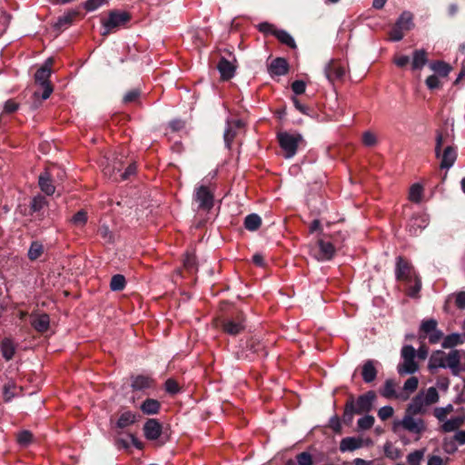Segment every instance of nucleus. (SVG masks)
I'll list each match as a JSON object with an SVG mask.
<instances>
[{
  "instance_id": "34",
  "label": "nucleus",
  "mask_w": 465,
  "mask_h": 465,
  "mask_svg": "<svg viewBox=\"0 0 465 465\" xmlns=\"http://www.w3.org/2000/svg\"><path fill=\"white\" fill-rule=\"evenodd\" d=\"M244 227L246 230L250 232L257 231L261 225H262V219L261 217L256 213H251L248 214L244 218Z\"/></svg>"
},
{
  "instance_id": "38",
  "label": "nucleus",
  "mask_w": 465,
  "mask_h": 465,
  "mask_svg": "<svg viewBox=\"0 0 465 465\" xmlns=\"http://www.w3.org/2000/svg\"><path fill=\"white\" fill-rule=\"evenodd\" d=\"M395 386H396V383L393 380H391V379L387 380L384 383L382 390L381 391V394L387 399L401 398V395L397 394V392L395 391Z\"/></svg>"
},
{
  "instance_id": "54",
  "label": "nucleus",
  "mask_w": 465,
  "mask_h": 465,
  "mask_svg": "<svg viewBox=\"0 0 465 465\" xmlns=\"http://www.w3.org/2000/svg\"><path fill=\"white\" fill-rule=\"evenodd\" d=\"M140 96H141L140 89L135 88V89L130 90L124 94V96L123 98V103L130 104V103L136 102Z\"/></svg>"
},
{
  "instance_id": "41",
  "label": "nucleus",
  "mask_w": 465,
  "mask_h": 465,
  "mask_svg": "<svg viewBox=\"0 0 465 465\" xmlns=\"http://www.w3.org/2000/svg\"><path fill=\"white\" fill-rule=\"evenodd\" d=\"M246 349L253 355H266L264 345L255 339H251L246 342Z\"/></svg>"
},
{
  "instance_id": "1",
  "label": "nucleus",
  "mask_w": 465,
  "mask_h": 465,
  "mask_svg": "<svg viewBox=\"0 0 465 465\" xmlns=\"http://www.w3.org/2000/svg\"><path fill=\"white\" fill-rule=\"evenodd\" d=\"M376 400L377 395L374 391H369L366 393L360 395L357 399H355L353 394H350L344 405L342 422L346 426H351L352 424L354 415L370 412L372 410Z\"/></svg>"
},
{
  "instance_id": "59",
  "label": "nucleus",
  "mask_w": 465,
  "mask_h": 465,
  "mask_svg": "<svg viewBox=\"0 0 465 465\" xmlns=\"http://www.w3.org/2000/svg\"><path fill=\"white\" fill-rule=\"evenodd\" d=\"M291 87L295 95H300L305 93L306 84L302 80H295L292 83Z\"/></svg>"
},
{
  "instance_id": "3",
  "label": "nucleus",
  "mask_w": 465,
  "mask_h": 465,
  "mask_svg": "<svg viewBox=\"0 0 465 465\" xmlns=\"http://www.w3.org/2000/svg\"><path fill=\"white\" fill-rule=\"evenodd\" d=\"M277 140L283 152V156L287 159L292 158L297 153L298 149L306 144L303 136L296 132H279Z\"/></svg>"
},
{
  "instance_id": "45",
  "label": "nucleus",
  "mask_w": 465,
  "mask_h": 465,
  "mask_svg": "<svg viewBox=\"0 0 465 465\" xmlns=\"http://www.w3.org/2000/svg\"><path fill=\"white\" fill-rule=\"evenodd\" d=\"M424 453H425L424 449L417 450H414L413 452H411L407 456V461H408L409 465H420V462L424 457Z\"/></svg>"
},
{
  "instance_id": "26",
  "label": "nucleus",
  "mask_w": 465,
  "mask_h": 465,
  "mask_svg": "<svg viewBox=\"0 0 465 465\" xmlns=\"http://www.w3.org/2000/svg\"><path fill=\"white\" fill-rule=\"evenodd\" d=\"M162 404L158 400L147 398L144 400L141 406V411L145 415H155L160 412Z\"/></svg>"
},
{
  "instance_id": "11",
  "label": "nucleus",
  "mask_w": 465,
  "mask_h": 465,
  "mask_svg": "<svg viewBox=\"0 0 465 465\" xmlns=\"http://www.w3.org/2000/svg\"><path fill=\"white\" fill-rule=\"evenodd\" d=\"M338 248L340 246H336V240L332 238L331 240L319 239L313 255L319 262L331 261Z\"/></svg>"
},
{
  "instance_id": "52",
  "label": "nucleus",
  "mask_w": 465,
  "mask_h": 465,
  "mask_svg": "<svg viewBox=\"0 0 465 465\" xmlns=\"http://www.w3.org/2000/svg\"><path fill=\"white\" fill-rule=\"evenodd\" d=\"M448 134H443L440 132H437L436 134V144H435V156L436 158H440L441 155V148L445 142V140L448 138Z\"/></svg>"
},
{
  "instance_id": "47",
  "label": "nucleus",
  "mask_w": 465,
  "mask_h": 465,
  "mask_svg": "<svg viewBox=\"0 0 465 465\" xmlns=\"http://www.w3.org/2000/svg\"><path fill=\"white\" fill-rule=\"evenodd\" d=\"M440 396L438 391L434 387H430L427 390L425 397L423 398L426 405H431L439 401Z\"/></svg>"
},
{
  "instance_id": "10",
  "label": "nucleus",
  "mask_w": 465,
  "mask_h": 465,
  "mask_svg": "<svg viewBox=\"0 0 465 465\" xmlns=\"http://www.w3.org/2000/svg\"><path fill=\"white\" fill-rule=\"evenodd\" d=\"M401 427L405 430L421 435L426 430V423L422 419H415L414 416L404 414L401 420H395L392 426L394 432L398 431V428Z\"/></svg>"
},
{
  "instance_id": "12",
  "label": "nucleus",
  "mask_w": 465,
  "mask_h": 465,
  "mask_svg": "<svg viewBox=\"0 0 465 465\" xmlns=\"http://www.w3.org/2000/svg\"><path fill=\"white\" fill-rule=\"evenodd\" d=\"M131 381V388L134 391L153 389L156 385L155 380L149 375H133Z\"/></svg>"
},
{
  "instance_id": "37",
  "label": "nucleus",
  "mask_w": 465,
  "mask_h": 465,
  "mask_svg": "<svg viewBox=\"0 0 465 465\" xmlns=\"http://www.w3.org/2000/svg\"><path fill=\"white\" fill-rule=\"evenodd\" d=\"M437 326L438 322L435 319L423 320L420 327V337L425 338L430 332L438 329Z\"/></svg>"
},
{
  "instance_id": "51",
  "label": "nucleus",
  "mask_w": 465,
  "mask_h": 465,
  "mask_svg": "<svg viewBox=\"0 0 465 465\" xmlns=\"http://www.w3.org/2000/svg\"><path fill=\"white\" fill-rule=\"evenodd\" d=\"M33 440V434L29 430H22L17 434V441L21 446H28Z\"/></svg>"
},
{
  "instance_id": "8",
  "label": "nucleus",
  "mask_w": 465,
  "mask_h": 465,
  "mask_svg": "<svg viewBox=\"0 0 465 465\" xmlns=\"http://www.w3.org/2000/svg\"><path fill=\"white\" fill-rule=\"evenodd\" d=\"M193 201L197 204V211L209 213L214 205V194L206 185H200L194 189Z\"/></svg>"
},
{
  "instance_id": "7",
  "label": "nucleus",
  "mask_w": 465,
  "mask_h": 465,
  "mask_svg": "<svg viewBox=\"0 0 465 465\" xmlns=\"http://www.w3.org/2000/svg\"><path fill=\"white\" fill-rule=\"evenodd\" d=\"M401 356L403 361L397 366L398 373L401 376L415 373L419 369V364L415 361L416 350L414 347L404 345L401 348Z\"/></svg>"
},
{
  "instance_id": "17",
  "label": "nucleus",
  "mask_w": 465,
  "mask_h": 465,
  "mask_svg": "<svg viewBox=\"0 0 465 465\" xmlns=\"http://www.w3.org/2000/svg\"><path fill=\"white\" fill-rule=\"evenodd\" d=\"M423 396L421 394H418L412 398L411 401L408 404L405 414L410 416L422 415L426 412V409L424 408Z\"/></svg>"
},
{
  "instance_id": "42",
  "label": "nucleus",
  "mask_w": 465,
  "mask_h": 465,
  "mask_svg": "<svg viewBox=\"0 0 465 465\" xmlns=\"http://www.w3.org/2000/svg\"><path fill=\"white\" fill-rule=\"evenodd\" d=\"M47 201L43 195L35 196L30 203V210L34 213L40 214L42 210L47 205Z\"/></svg>"
},
{
  "instance_id": "16",
  "label": "nucleus",
  "mask_w": 465,
  "mask_h": 465,
  "mask_svg": "<svg viewBox=\"0 0 465 465\" xmlns=\"http://www.w3.org/2000/svg\"><path fill=\"white\" fill-rule=\"evenodd\" d=\"M458 156L457 148L453 145H447L441 152L440 167L450 169L455 163Z\"/></svg>"
},
{
  "instance_id": "36",
  "label": "nucleus",
  "mask_w": 465,
  "mask_h": 465,
  "mask_svg": "<svg viewBox=\"0 0 465 465\" xmlns=\"http://www.w3.org/2000/svg\"><path fill=\"white\" fill-rule=\"evenodd\" d=\"M430 68L442 77H446L452 70V67L443 61L432 62Z\"/></svg>"
},
{
  "instance_id": "56",
  "label": "nucleus",
  "mask_w": 465,
  "mask_h": 465,
  "mask_svg": "<svg viewBox=\"0 0 465 465\" xmlns=\"http://www.w3.org/2000/svg\"><path fill=\"white\" fill-rule=\"evenodd\" d=\"M137 171V165L135 162L128 163L125 170L121 173L120 176L123 181L130 179L131 176L134 175Z\"/></svg>"
},
{
  "instance_id": "28",
  "label": "nucleus",
  "mask_w": 465,
  "mask_h": 465,
  "mask_svg": "<svg viewBox=\"0 0 465 465\" xmlns=\"http://www.w3.org/2000/svg\"><path fill=\"white\" fill-rule=\"evenodd\" d=\"M428 63V54L425 50H415L412 55V70H420Z\"/></svg>"
},
{
  "instance_id": "43",
  "label": "nucleus",
  "mask_w": 465,
  "mask_h": 465,
  "mask_svg": "<svg viewBox=\"0 0 465 465\" xmlns=\"http://www.w3.org/2000/svg\"><path fill=\"white\" fill-rule=\"evenodd\" d=\"M385 456L392 460H399L402 456V452L400 449L394 447L391 442L387 441L383 447Z\"/></svg>"
},
{
  "instance_id": "25",
  "label": "nucleus",
  "mask_w": 465,
  "mask_h": 465,
  "mask_svg": "<svg viewBox=\"0 0 465 465\" xmlns=\"http://www.w3.org/2000/svg\"><path fill=\"white\" fill-rule=\"evenodd\" d=\"M363 446V440L356 437L343 438L340 442V450L341 452L353 451Z\"/></svg>"
},
{
  "instance_id": "61",
  "label": "nucleus",
  "mask_w": 465,
  "mask_h": 465,
  "mask_svg": "<svg viewBox=\"0 0 465 465\" xmlns=\"http://www.w3.org/2000/svg\"><path fill=\"white\" fill-rule=\"evenodd\" d=\"M394 410L391 406L381 407L378 411V416L381 420H387L393 416Z\"/></svg>"
},
{
  "instance_id": "40",
  "label": "nucleus",
  "mask_w": 465,
  "mask_h": 465,
  "mask_svg": "<svg viewBox=\"0 0 465 465\" xmlns=\"http://www.w3.org/2000/svg\"><path fill=\"white\" fill-rule=\"evenodd\" d=\"M44 253V245L38 242L34 241L31 242L27 256L32 262L36 261Z\"/></svg>"
},
{
  "instance_id": "48",
  "label": "nucleus",
  "mask_w": 465,
  "mask_h": 465,
  "mask_svg": "<svg viewBox=\"0 0 465 465\" xmlns=\"http://www.w3.org/2000/svg\"><path fill=\"white\" fill-rule=\"evenodd\" d=\"M375 422V419L371 415H365L364 417H361L358 420L357 425L360 430H369L371 429Z\"/></svg>"
},
{
  "instance_id": "60",
  "label": "nucleus",
  "mask_w": 465,
  "mask_h": 465,
  "mask_svg": "<svg viewBox=\"0 0 465 465\" xmlns=\"http://www.w3.org/2000/svg\"><path fill=\"white\" fill-rule=\"evenodd\" d=\"M362 143L365 146L371 147L377 143V138L373 133L367 131L362 134Z\"/></svg>"
},
{
  "instance_id": "44",
  "label": "nucleus",
  "mask_w": 465,
  "mask_h": 465,
  "mask_svg": "<svg viewBox=\"0 0 465 465\" xmlns=\"http://www.w3.org/2000/svg\"><path fill=\"white\" fill-rule=\"evenodd\" d=\"M126 281L124 275L114 274L111 278L110 289L114 292H121L125 288Z\"/></svg>"
},
{
  "instance_id": "5",
  "label": "nucleus",
  "mask_w": 465,
  "mask_h": 465,
  "mask_svg": "<svg viewBox=\"0 0 465 465\" xmlns=\"http://www.w3.org/2000/svg\"><path fill=\"white\" fill-rule=\"evenodd\" d=\"M143 435L148 440H158V445L163 446L170 440L167 429L157 419H148L143 427Z\"/></svg>"
},
{
  "instance_id": "32",
  "label": "nucleus",
  "mask_w": 465,
  "mask_h": 465,
  "mask_svg": "<svg viewBox=\"0 0 465 465\" xmlns=\"http://www.w3.org/2000/svg\"><path fill=\"white\" fill-rule=\"evenodd\" d=\"M273 36H275L282 45H285L292 49H295L297 47L292 36L285 30L278 29L276 32H273Z\"/></svg>"
},
{
  "instance_id": "55",
  "label": "nucleus",
  "mask_w": 465,
  "mask_h": 465,
  "mask_svg": "<svg viewBox=\"0 0 465 465\" xmlns=\"http://www.w3.org/2000/svg\"><path fill=\"white\" fill-rule=\"evenodd\" d=\"M299 465H313V457L308 451H302L296 455Z\"/></svg>"
},
{
  "instance_id": "64",
  "label": "nucleus",
  "mask_w": 465,
  "mask_h": 465,
  "mask_svg": "<svg viewBox=\"0 0 465 465\" xmlns=\"http://www.w3.org/2000/svg\"><path fill=\"white\" fill-rule=\"evenodd\" d=\"M98 234L103 239H104L107 242H113V233L109 230L108 226H106V225L100 226L99 229H98Z\"/></svg>"
},
{
  "instance_id": "39",
  "label": "nucleus",
  "mask_w": 465,
  "mask_h": 465,
  "mask_svg": "<svg viewBox=\"0 0 465 465\" xmlns=\"http://www.w3.org/2000/svg\"><path fill=\"white\" fill-rule=\"evenodd\" d=\"M18 387L14 381H9L3 386V397L5 402L11 401L17 395Z\"/></svg>"
},
{
  "instance_id": "53",
  "label": "nucleus",
  "mask_w": 465,
  "mask_h": 465,
  "mask_svg": "<svg viewBox=\"0 0 465 465\" xmlns=\"http://www.w3.org/2000/svg\"><path fill=\"white\" fill-rule=\"evenodd\" d=\"M71 222L77 226H84L87 222V213L84 210L78 211L74 214Z\"/></svg>"
},
{
  "instance_id": "46",
  "label": "nucleus",
  "mask_w": 465,
  "mask_h": 465,
  "mask_svg": "<svg viewBox=\"0 0 465 465\" xmlns=\"http://www.w3.org/2000/svg\"><path fill=\"white\" fill-rule=\"evenodd\" d=\"M423 188L420 183H414L410 189L409 198L413 203H420L421 201Z\"/></svg>"
},
{
  "instance_id": "6",
  "label": "nucleus",
  "mask_w": 465,
  "mask_h": 465,
  "mask_svg": "<svg viewBox=\"0 0 465 465\" xmlns=\"http://www.w3.org/2000/svg\"><path fill=\"white\" fill-rule=\"evenodd\" d=\"M413 27V15L409 11H404L390 30L389 39L392 42H399L404 37L405 33Z\"/></svg>"
},
{
  "instance_id": "29",
  "label": "nucleus",
  "mask_w": 465,
  "mask_h": 465,
  "mask_svg": "<svg viewBox=\"0 0 465 465\" xmlns=\"http://www.w3.org/2000/svg\"><path fill=\"white\" fill-rule=\"evenodd\" d=\"M232 124L235 128H241L242 126V123L240 120H235L232 122ZM236 135L235 130H233L232 124L228 123V126L224 131L223 139L227 148L231 147V143L233 141Z\"/></svg>"
},
{
  "instance_id": "13",
  "label": "nucleus",
  "mask_w": 465,
  "mask_h": 465,
  "mask_svg": "<svg viewBox=\"0 0 465 465\" xmlns=\"http://www.w3.org/2000/svg\"><path fill=\"white\" fill-rule=\"evenodd\" d=\"M449 353L446 354L441 350L434 351L430 357L428 368L430 372H434V370L438 368H449Z\"/></svg>"
},
{
  "instance_id": "23",
  "label": "nucleus",
  "mask_w": 465,
  "mask_h": 465,
  "mask_svg": "<svg viewBox=\"0 0 465 465\" xmlns=\"http://www.w3.org/2000/svg\"><path fill=\"white\" fill-rule=\"evenodd\" d=\"M289 72V64L285 58L277 57L269 65V73L272 75H285Z\"/></svg>"
},
{
  "instance_id": "33",
  "label": "nucleus",
  "mask_w": 465,
  "mask_h": 465,
  "mask_svg": "<svg viewBox=\"0 0 465 465\" xmlns=\"http://www.w3.org/2000/svg\"><path fill=\"white\" fill-rule=\"evenodd\" d=\"M463 343V339L459 333H451L443 338L441 347L443 349H453Z\"/></svg>"
},
{
  "instance_id": "14",
  "label": "nucleus",
  "mask_w": 465,
  "mask_h": 465,
  "mask_svg": "<svg viewBox=\"0 0 465 465\" xmlns=\"http://www.w3.org/2000/svg\"><path fill=\"white\" fill-rule=\"evenodd\" d=\"M449 369L453 376L465 371V361L460 362V351L453 349L449 352Z\"/></svg>"
},
{
  "instance_id": "58",
  "label": "nucleus",
  "mask_w": 465,
  "mask_h": 465,
  "mask_svg": "<svg viewBox=\"0 0 465 465\" xmlns=\"http://www.w3.org/2000/svg\"><path fill=\"white\" fill-rule=\"evenodd\" d=\"M341 421H342V419L341 420V418L335 414L333 415L330 420H329V427L335 432V433H341Z\"/></svg>"
},
{
  "instance_id": "21",
  "label": "nucleus",
  "mask_w": 465,
  "mask_h": 465,
  "mask_svg": "<svg viewBox=\"0 0 465 465\" xmlns=\"http://www.w3.org/2000/svg\"><path fill=\"white\" fill-rule=\"evenodd\" d=\"M52 59L49 58L43 66L37 69V71L35 74V84H38L39 85L51 84L49 78L52 74L50 66L52 64Z\"/></svg>"
},
{
  "instance_id": "22",
  "label": "nucleus",
  "mask_w": 465,
  "mask_h": 465,
  "mask_svg": "<svg viewBox=\"0 0 465 465\" xmlns=\"http://www.w3.org/2000/svg\"><path fill=\"white\" fill-rule=\"evenodd\" d=\"M16 347V343L9 337H5L0 341V351L6 361H9L14 358Z\"/></svg>"
},
{
  "instance_id": "19",
  "label": "nucleus",
  "mask_w": 465,
  "mask_h": 465,
  "mask_svg": "<svg viewBox=\"0 0 465 465\" xmlns=\"http://www.w3.org/2000/svg\"><path fill=\"white\" fill-rule=\"evenodd\" d=\"M80 15V12L76 10H70L63 15L59 16L54 27L56 30L64 31L68 28L75 19Z\"/></svg>"
},
{
  "instance_id": "30",
  "label": "nucleus",
  "mask_w": 465,
  "mask_h": 465,
  "mask_svg": "<svg viewBox=\"0 0 465 465\" xmlns=\"http://www.w3.org/2000/svg\"><path fill=\"white\" fill-rule=\"evenodd\" d=\"M136 420H137L136 414L130 411H126L119 416V419L116 422V426H117V428L124 429V428L135 423Z\"/></svg>"
},
{
  "instance_id": "57",
  "label": "nucleus",
  "mask_w": 465,
  "mask_h": 465,
  "mask_svg": "<svg viewBox=\"0 0 465 465\" xmlns=\"http://www.w3.org/2000/svg\"><path fill=\"white\" fill-rule=\"evenodd\" d=\"M292 101L293 103V105L299 112L305 115H311V113L312 112V109L311 107L302 104V102L296 96H292Z\"/></svg>"
},
{
  "instance_id": "24",
  "label": "nucleus",
  "mask_w": 465,
  "mask_h": 465,
  "mask_svg": "<svg viewBox=\"0 0 465 465\" xmlns=\"http://www.w3.org/2000/svg\"><path fill=\"white\" fill-rule=\"evenodd\" d=\"M378 374V371L375 367V361L368 360L364 362L361 369L362 380L366 383H371L375 381Z\"/></svg>"
},
{
  "instance_id": "35",
  "label": "nucleus",
  "mask_w": 465,
  "mask_h": 465,
  "mask_svg": "<svg viewBox=\"0 0 465 465\" xmlns=\"http://www.w3.org/2000/svg\"><path fill=\"white\" fill-rule=\"evenodd\" d=\"M419 385V380L415 376L410 377L403 385V391L405 392V395L403 393L400 394L401 400H407L410 397V394L414 392Z\"/></svg>"
},
{
  "instance_id": "2",
  "label": "nucleus",
  "mask_w": 465,
  "mask_h": 465,
  "mask_svg": "<svg viewBox=\"0 0 465 465\" xmlns=\"http://www.w3.org/2000/svg\"><path fill=\"white\" fill-rule=\"evenodd\" d=\"M395 277L403 282L407 287V294L415 298L421 289L420 278L417 275L413 265L402 256L396 259Z\"/></svg>"
},
{
  "instance_id": "9",
  "label": "nucleus",
  "mask_w": 465,
  "mask_h": 465,
  "mask_svg": "<svg viewBox=\"0 0 465 465\" xmlns=\"http://www.w3.org/2000/svg\"><path fill=\"white\" fill-rule=\"evenodd\" d=\"M131 20V15L125 11L112 10L109 12L108 18L103 19L102 24L104 28L103 35H107L120 26L125 25Z\"/></svg>"
},
{
  "instance_id": "18",
  "label": "nucleus",
  "mask_w": 465,
  "mask_h": 465,
  "mask_svg": "<svg viewBox=\"0 0 465 465\" xmlns=\"http://www.w3.org/2000/svg\"><path fill=\"white\" fill-rule=\"evenodd\" d=\"M217 69L221 74L222 80L228 81L233 77L236 66L226 58L221 57L217 64Z\"/></svg>"
},
{
  "instance_id": "62",
  "label": "nucleus",
  "mask_w": 465,
  "mask_h": 465,
  "mask_svg": "<svg viewBox=\"0 0 465 465\" xmlns=\"http://www.w3.org/2000/svg\"><path fill=\"white\" fill-rule=\"evenodd\" d=\"M108 0H87L84 3V8L87 12H92L105 4Z\"/></svg>"
},
{
  "instance_id": "31",
  "label": "nucleus",
  "mask_w": 465,
  "mask_h": 465,
  "mask_svg": "<svg viewBox=\"0 0 465 465\" xmlns=\"http://www.w3.org/2000/svg\"><path fill=\"white\" fill-rule=\"evenodd\" d=\"M465 421L464 416H458L446 420L441 425V430L444 432H450L457 430Z\"/></svg>"
},
{
  "instance_id": "4",
  "label": "nucleus",
  "mask_w": 465,
  "mask_h": 465,
  "mask_svg": "<svg viewBox=\"0 0 465 465\" xmlns=\"http://www.w3.org/2000/svg\"><path fill=\"white\" fill-rule=\"evenodd\" d=\"M218 321L222 331L228 335L236 336L245 330L246 317L242 311L223 316Z\"/></svg>"
},
{
  "instance_id": "20",
  "label": "nucleus",
  "mask_w": 465,
  "mask_h": 465,
  "mask_svg": "<svg viewBox=\"0 0 465 465\" xmlns=\"http://www.w3.org/2000/svg\"><path fill=\"white\" fill-rule=\"evenodd\" d=\"M38 185L43 193L46 195H52L55 192V187L53 184L52 174L49 169H46L39 175Z\"/></svg>"
},
{
  "instance_id": "27",
  "label": "nucleus",
  "mask_w": 465,
  "mask_h": 465,
  "mask_svg": "<svg viewBox=\"0 0 465 465\" xmlns=\"http://www.w3.org/2000/svg\"><path fill=\"white\" fill-rule=\"evenodd\" d=\"M31 325L36 331L40 333L47 331L50 326L49 315L47 313H42L33 317Z\"/></svg>"
},
{
  "instance_id": "63",
  "label": "nucleus",
  "mask_w": 465,
  "mask_h": 465,
  "mask_svg": "<svg viewBox=\"0 0 465 465\" xmlns=\"http://www.w3.org/2000/svg\"><path fill=\"white\" fill-rule=\"evenodd\" d=\"M425 83L430 90L439 89L440 87V82L435 74L428 76Z\"/></svg>"
},
{
  "instance_id": "50",
  "label": "nucleus",
  "mask_w": 465,
  "mask_h": 465,
  "mask_svg": "<svg viewBox=\"0 0 465 465\" xmlns=\"http://www.w3.org/2000/svg\"><path fill=\"white\" fill-rule=\"evenodd\" d=\"M164 389H165L166 392L171 395H175L181 391L180 385L174 379H172V378H169L165 381Z\"/></svg>"
},
{
  "instance_id": "49",
  "label": "nucleus",
  "mask_w": 465,
  "mask_h": 465,
  "mask_svg": "<svg viewBox=\"0 0 465 465\" xmlns=\"http://www.w3.org/2000/svg\"><path fill=\"white\" fill-rule=\"evenodd\" d=\"M442 449L448 454H454L458 450V446L454 438H444Z\"/></svg>"
},
{
  "instance_id": "15",
  "label": "nucleus",
  "mask_w": 465,
  "mask_h": 465,
  "mask_svg": "<svg viewBox=\"0 0 465 465\" xmlns=\"http://www.w3.org/2000/svg\"><path fill=\"white\" fill-rule=\"evenodd\" d=\"M324 74L326 78L331 83H333L337 80H341L342 77L344 76L345 71L344 68L341 65H340L336 61L331 60L326 64Z\"/></svg>"
}]
</instances>
